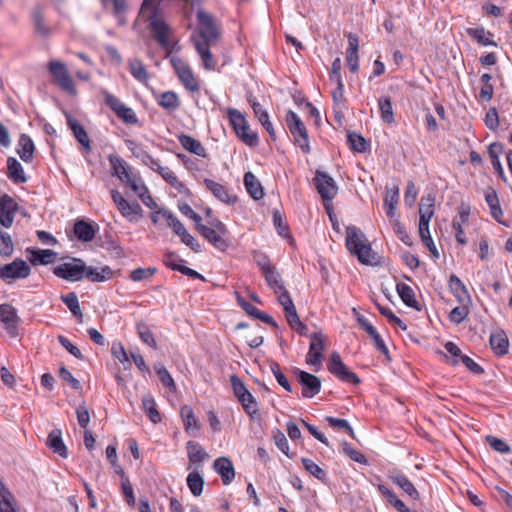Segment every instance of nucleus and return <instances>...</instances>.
I'll return each instance as SVG.
<instances>
[{
	"label": "nucleus",
	"mask_w": 512,
	"mask_h": 512,
	"mask_svg": "<svg viewBox=\"0 0 512 512\" xmlns=\"http://www.w3.org/2000/svg\"><path fill=\"white\" fill-rule=\"evenodd\" d=\"M163 1L144 0L139 11V17L149 22V29L157 43L162 48L169 49L171 46L169 39L171 28L161 15L160 5Z\"/></svg>",
	"instance_id": "nucleus-1"
},
{
	"label": "nucleus",
	"mask_w": 512,
	"mask_h": 512,
	"mask_svg": "<svg viewBox=\"0 0 512 512\" xmlns=\"http://www.w3.org/2000/svg\"><path fill=\"white\" fill-rule=\"evenodd\" d=\"M345 245L348 251L364 265L379 264L377 253L373 251L365 234L356 226L346 228Z\"/></svg>",
	"instance_id": "nucleus-2"
},
{
	"label": "nucleus",
	"mask_w": 512,
	"mask_h": 512,
	"mask_svg": "<svg viewBox=\"0 0 512 512\" xmlns=\"http://www.w3.org/2000/svg\"><path fill=\"white\" fill-rule=\"evenodd\" d=\"M198 36L193 37L194 43L203 42L206 44H215L219 38L220 31L214 17L199 9L197 12Z\"/></svg>",
	"instance_id": "nucleus-3"
},
{
	"label": "nucleus",
	"mask_w": 512,
	"mask_h": 512,
	"mask_svg": "<svg viewBox=\"0 0 512 512\" xmlns=\"http://www.w3.org/2000/svg\"><path fill=\"white\" fill-rule=\"evenodd\" d=\"M285 120L289 131L294 138L295 144L300 147L303 153H309L310 145L308 132L300 117L294 111L289 110L286 114Z\"/></svg>",
	"instance_id": "nucleus-4"
},
{
	"label": "nucleus",
	"mask_w": 512,
	"mask_h": 512,
	"mask_svg": "<svg viewBox=\"0 0 512 512\" xmlns=\"http://www.w3.org/2000/svg\"><path fill=\"white\" fill-rule=\"evenodd\" d=\"M54 82L65 92L75 95L77 93L72 77L67 66L57 60H52L47 65Z\"/></svg>",
	"instance_id": "nucleus-5"
},
{
	"label": "nucleus",
	"mask_w": 512,
	"mask_h": 512,
	"mask_svg": "<svg viewBox=\"0 0 512 512\" xmlns=\"http://www.w3.org/2000/svg\"><path fill=\"white\" fill-rule=\"evenodd\" d=\"M53 273L58 278L69 282H77L84 278L85 263L81 259L73 258L70 262H64L55 266Z\"/></svg>",
	"instance_id": "nucleus-6"
},
{
	"label": "nucleus",
	"mask_w": 512,
	"mask_h": 512,
	"mask_svg": "<svg viewBox=\"0 0 512 512\" xmlns=\"http://www.w3.org/2000/svg\"><path fill=\"white\" fill-rule=\"evenodd\" d=\"M30 273V266L21 258H16L8 264L0 265V279L7 284L18 279H25Z\"/></svg>",
	"instance_id": "nucleus-7"
},
{
	"label": "nucleus",
	"mask_w": 512,
	"mask_h": 512,
	"mask_svg": "<svg viewBox=\"0 0 512 512\" xmlns=\"http://www.w3.org/2000/svg\"><path fill=\"white\" fill-rule=\"evenodd\" d=\"M170 63L184 87L190 92H198L200 89L199 82L190 66L183 59L176 56L171 57Z\"/></svg>",
	"instance_id": "nucleus-8"
},
{
	"label": "nucleus",
	"mask_w": 512,
	"mask_h": 512,
	"mask_svg": "<svg viewBox=\"0 0 512 512\" xmlns=\"http://www.w3.org/2000/svg\"><path fill=\"white\" fill-rule=\"evenodd\" d=\"M327 368L331 374L343 382L351 383L353 385H358L360 383V378L353 371L347 368L338 352H333L330 355Z\"/></svg>",
	"instance_id": "nucleus-9"
},
{
	"label": "nucleus",
	"mask_w": 512,
	"mask_h": 512,
	"mask_svg": "<svg viewBox=\"0 0 512 512\" xmlns=\"http://www.w3.org/2000/svg\"><path fill=\"white\" fill-rule=\"evenodd\" d=\"M309 351L306 355L307 364L314 366L317 370L320 369L324 359L323 351L325 349V336L321 332H315L310 335Z\"/></svg>",
	"instance_id": "nucleus-10"
},
{
	"label": "nucleus",
	"mask_w": 512,
	"mask_h": 512,
	"mask_svg": "<svg viewBox=\"0 0 512 512\" xmlns=\"http://www.w3.org/2000/svg\"><path fill=\"white\" fill-rule=\"evenodd\" d=\"M314 184L324 201H331L337 195L338 187L335 180L325 172L316 171Z\"/></svg>",
	"instance_id": "nucleus-11"
},
{
	"label": "nucleus",
	"mask_w": 512,
	"mask_h": 512,
	"mask_svg": "<svg viewBox=\"0 0 512 512\" xmlns=\"http://www.w3.org/2000/svg\"><path fill=\"white\" fill-rule=\"evenodd\" d=\"M111 197L121 215L129 221H136L142 216L139 203H129L117 190L111 191Z\"/></svg>",
	"instance_id": "nucleus-12"
},
{
	"label": "nucleus",
	"mask_w": 512,
	"mask_h": 512,
	"mask_svg": "<svg viewBox=\"0 0 512 512\" xmlns=\"http://www.w3.org/2000/svg\"><path fill=\"white\" fill-rule=\"evenodd\" d=\"M295 375L299 384L302 385V396L312 398L320 392L321 380L319 377L306 371L296 369Z\"/></svg>",
	"instance_id": "nucleus-13"
},
{
	"label": "nucleus",
	"mask_w": 512,
	"mask_h": 512,
	"mask_svg": "<svg viewBox=\"0 0 512 512\" xmlns=\"http://www.w3.org/2000/svg\"><path fill=\"white\" fill-rule=\"evenodd\" d=\"M0 320L3 322L5 329L11 337L18 335V324L20 318L16 309L8 303L0 305Z\"/></svg>",
	"instance_id": "nucleus-14"
},
{
	"label": "nucleus",
	"mask_w": 512,
	"mask_h": 512,
	"mask_svg": "<svg viewBox=\"0 0 512 512\" xmlns=\"http://www.w3.org/2000/svg\"><path fill=\"white\" fill-rule=\"evenodd\" d=\"M353 312L357 317L359 325L368 333V335L373 340L376 349L379 350L388 361H390L391 358L389 350L386 344L384 343L383 339L375 329V327L364 316L358 314L355 308L353 309Z\"/></svg>",
	"instance_id": "nucleus-15"
},
{
	"label": "nucleus",
	"mask_w": 512,
	"mask_h": 512,
	"mask_svg": "<svg viewBox=\"0 0 512 512\" xmlns=\"http://www.w3.org/2000/svg\"><path fill=\"white\" fill-rule=\"evenodd\" d=\"M16 209L17 203L11 196L4 194L0 197V223L2 226L11 227Z\"/></svg>",
	"instance_id": "nucleus-16"
},
{
	"label": "nucleus",
	"mask_w": 512,
	"mask_h": 512,
	"mask_svg": "<svg viewBox=\"0 0 512 512\" xmlns=\"http://www.w3.org/2000/svg\"><path fill=\"white\" fill-rule=\"evenodd\" d=\"M435 198L431 195L422 197L419 203V230H427L434 215Z\"/></svg>",
	"instance_id": "nucleus-17"
},
{
	"label": "nucleus",
	"mask_w": 512,
	"mask_h": 512,
	"mask_svg": "<svg viewBox=\"0 0 512 512\" xmlns=\"http://www.w3.org/2000/svg\"><path fill=\"white\" fill-rule=\"evenodd\" d=\"M204 184L206 188L221 202L232 205L237 201V197L231 194L224 185L211 179H205Z\"/></svg>",
	"instance_id": "nucleus-18"
},
{
	"label": "nucleus",
	"mask_w": 512,
	"mask_h": 512,
	"mask_svg": "<svg viewBox=\"0 0 512 512\" xmlns=\"http://www.w3.org/2000/svg\"><path fill=\"white\" fill-rule=\"evenodd\" d=\"M388 477L395 485L402 489L413 500L419 499V492L413 483L404 474L397 470H392L389 472Z\"/></svg>",
	"instance_id": "nucleus-19"
},
{
	"label": "nucleus",
	"mask_w": 512,
	"mask_h": 512,
	"mask_svg": "<svg viewBox=\"0 0 512 512\" xmlns=\"http://www.w3.org/2000/svg\"><path fill=\"white\" fill-rule=\"evenodd\" d=\"M200 235L204 237L209 243H211L216 249L220 251H226L229 247V242L225 238L228 234L217 233L215 229L210 227L201 226Z\"/></svg>",
	"instance_id": "nucleus-20"
},
{
	"label": "nucleus",
	"mask_w": 512,
	"mask_h": 512,
	"mask_svg": "<svg viewBox=\"0 0 512 512\" xmlns=\"http://www.w3.org/2000/svg\"><path fill=\"white\" fill-rule=\"evenodd\" d=\"M214 470L220 475L224 485L230 484L235 477L232 461L227 457H219L213 463Z\"/></svg>",
	"instance_id": "nucleus-21"
},
{
	"label": "nucleus",
	"mask_w": 512,
	"mask_h": 512,
	"mask_svg": "<svg viewBox=\"0 0 512 512\" xmlns=\"http://www.w3.org/2000/svg\"><path fill=\"white\" fill-rule=\"evenodd\" d=\"M46 445L53 453H56L63 458L68 457V451L63 442L62 432L60 429H54L49 433Z\"/></svg>",
	"instance_id": "nucleus-22"
},
{
	"label": "nucleus",
	"mask_w": 512,
	"mask_h": 512,
	"mask_svg": "<svg viewBox=\"0 0 512 512\" xmlns=\"http://www.w3.org/2000/svg\"><path fill=\"white\" fill-rule=\"evenodd\" d=\"M67 124L73 132V135L77 139V141L84 147L87 152L91 151V144L88 134L84 127L70 115H66Z\"/></svg>",
	"instance_id": "nucleus-23"
},
{
	"label": "nucleus",
	"mask_w": 512,
	"mask_h": 512,
	"mask_svg": "<svg viewBox=\"0 0 512 512\" xmlns=\"http://www.w3.org/2000/svg\"><path fill=\"white\" fill-rule=\"evenodd\" d=\"M7 176L15 184L27 182V176L21 163L14 157L7 159Z\"/></svg>",
	"instance_id": "nucleus-24"
},
{
	"label": "nucleus",
	"mask_w": 512,
	"mask_h": 512,
	"mask_svg": "<svg viewBox=\"0 0 512 512\" xmlns=\"http://www.w3.org/2000/svg\"><path fill=\"white\" fill-rule=\"evenodd\" d=\"M449 287L454 294V296L457 298L459 303L461 304H470L471 303V296L468 293L465 285L463 282L454 274L450 276L449 279Z\"/></svg>",
	"instance_id": "nucleus-25"
},
{
	"label": "nucleus",
	"mask_w": 512,
	"mask_h": 512,
	"mask_svg": "<svg viewBox=\"0 0 512 512\" xmlns=\"http://www.w3.org/2000/svg\"><path fill=\"white\" fill-rule=\"evenodd\" d=\"M73 230L76 237L82 242L92 241L96 234L94 226L85 220H77Z\"/></svg>",
	"instance_id": "nucleus-26"
},
{
	"label": "nucleus",
	"mask_w": 512,
	"mask_h": 512,
	"mask_svg": "<svg viewBox=\"0 0 512 512\" xmlns=\"http://www.w3.org/2000/svg\"><path fill=\"white\" fill-rule=\"evenodd\" d=\"M244 184L249 195L255 199L260 200L264 196L263 187L260 181L252 172H246L244 174Z\"/></svg>",
	"instance_id": "nucleus-27"
},
{
	"label": "nucleus",
	"mask_w": 512,
	"mask_h": 512,
	"mask_svg": "<svg viewBox=\"0 0 512 512\" xmlns=\"http://www.w3.org/2000/svg\"><path fill=\"white\" fill-rule=\"evenodd\" d=\"M178 140L185 150L197 156L206 157V149L197 139L193 138L190 135L181 134L180 136H178Z\"/></svg>",
	"instance_id": "nucleus-28"
},
{
	"label": "nucleus",
	"mask_w": 512,
	"mask_h": 512,
	"mask_svg": "<svg viewBox=\"0 0 512 512\" xmlns=\"http://www.w3.org/2000/svg\"><path fill=\"white\" fill-rule=\"evenodd\" d=\"M128 68L131 75L140 83L146 84L149 79V74L143 62L139 58H129Z\"/></svg>",
	"instance_id": "nucleus-29"
},
{
	"label": "nucleus",
	"mask_w": 512,
	"mask_h": 512,
	"mask_svg": "<svg viewBox=\"0 0 512 512\" xmlns=\"http://www.w3.org/2000/svg\"><path fill=\"white\" fill-rule=\"evenodd\" d=\"M186 448L190 464L199 465L208 458L207 452L195 441H188Z\"/></svg>",
	"instance_id": "nucleus-30"
},
{
	"label": "nucleus",
	"mask_w": 512,
	"mask_h": 512,
	"mask_svg": "<svg viewBox=\"0 0 512 512\" xmlns=\"http://www.w3.org/2000/svg\"><path fill=\"white\" fill-rule=\"evenodd\" d=\"M18 146L17 153L20 158L26 163L31 162L35 149L32 139L26 134H21Z\"/></svg>",
	"instance_id": "nucleus-31"
},
{
	"label": "nucleus",
	"mask_w": 512,
	"mask_h": 512,
	"mask_svg": "<svg viewBox=\"0 0 512 512\" xmlns=\"http://www.w3.org/2000/svg\"><path fill=\"white\" fill-rule=\"evenodd\" d=\"M489 342L496 355L503 356L508 353L509 341L504 332L491 334Z\"/></svg>",
	"instance_id": "nucleus-32"
},
{
	"label": "nucleus",
	"mask_w": 512,
	"mask_h": 512,
	"mask_svg": "<svg viewBox=\"0 0 512 512\" xmlns=\"http://www.w3.org/2000/svg\"><path fill=\"white\" fill-rule=\"evenodd\" d=\"M399 201V187L394 185L392 188H386L384 206L386 214L389 218H393L396 214V206Z\"/></svg>",
	"instance_id": "nucleus-33"
},
{
	"label": "nucleus",
	"mask_w": 512,
	"mask_h": 512,
	"mask_svg": "<svg viewBox=\"0 0 512 512\" xmlns=\"http://www.w3.org/2000/svg\"><path fill=\"white\" fill-rule=\"evenodd\" d=\"M112 276V270L109 266H104L100 269L95 267H88L85 265L84 277L91 282H104L110 279Z\"/></svg>",
	"instance_id": "nucleus-34"
},
{
	"label": "nucleus",
	"mask_w": 512,
	"mask_h": 512,
	"mask_svg": "<svg viewBox=\"0 0 512 512\" xmlns=\"http://www.w3.org/2000/svg\"><path fill=\"white\" fill-rule=\"evenodd\" d=\"M503 152V147L500 143H492L489 147H488V155L491 159V164L494 168V170L496 171V173L501 177V179L503 181H506L507 178L504 174V170H503V167L500 163V160H499V155Z\"/></svg>",
	"instance_id": "nucleus-35"
},
{
	"label": "nucleus",
	"mask_w": 512,
	"mask_h": 512,
	"mask_svg": "<svg viewBox=\"0 0 512 512\" xmlns=\"http://www.w3.org/2000/svg\"><path fill=\"white\" fill-rule=\"evenodd\" d=\"M396 291L405 305L420 310L414 290L409 285L405 283H398L396 285Z\"/></svg>",
	"instance_id": "nucleus-36"
},
{
	"label": "nucleus",
	"mask_w": 512,
	"mask_h": 512,
	"mask_svg": "<svg viewBox=\"0 0 512 512\" xmlns=\"http://www.w3.org/2000/svg\"><path fill=\"white\" fill-rule=\"evenodd\" d=\"M195 48L203 61V66L206 70H214L216 67V61L210 52V47L213 44H206L203 42L194 43Z\"/></svg>",
	"instance_id": "nucleus-37"
},
{
	"label": "nucleus",
	"mask_w": 512,
	"mask_h": 512,
	"mask_svg": "<svg viewBox=\"0 0 512 512\" xmlns=\"http://www.w3.org/2000/svg\"><path fill=\"white\" fill-rule=\"evenodd\" d=\"M60 299L65 303L67 308L80 322L82 321L83 314L80 308L78 297L75 292H69L68 294L61 295Z\"/></svg>",
	"instance_id": "nucleus-38"
},
{
	"label": "nucleus",
	"mask_w": 512,
	"mask_h": 512,
	"mask_svg": "<svg viewBox=\"0 0 512 512\" xmlns=\"http://www.w3.org/2000/svg\"><path fill=\"white\" fill-rule=\"evenodd\" d=\"M105 8H112L113 14L117 17L120 25L125 24L124 14L127 10L126 0H101Z\"/></svg>",
	"instance_id": "nucleus-39"
},
{
	"label": "nucleus",
	"mask_w": 512,
	"mask_h": 512,
	"mask_svg": "<svg viewBox=\"0 0 512 512\" xmlns=\"http://www.w3.org/2000/svg\"><path fill=\"white\" fill-rule=\"evenodd\" d=\"M159 174L168 184L175 188L179 193L189 192V189L186 187V185L178 179L176 174L170 168L164 167L163 169H161Z\"/></svg>",
	"instance_id": "nucleus-40"
},
{
	"label": "nucleus",
	"mask_w": 512,
	"mask_h": 512,
	"mask_svg": "<svg viewBox=\"0 0 512 512\" xmlns=\"http://www.w3.org/2000/svg\"><path fill=\"white\" fill-rule=\"evenodd\" d=\"M485 200L490 208V212L492 217L500 222V217L502 215V209L499 204V199L497 193L494 189L489 188L485 193Z\"/></svg>",
	"instance_id": "nucleus-41"
},
{
	"label": "nucleus",
	"mask_w": 512,
	"mask_h": 512,
	"mask_svg": "<svg viewBox=\"0 0 512 512\" xmlns=\"http://www.w3.org/2000/svg\"><path fill=\"white\" fill-rule=\"evenodd\" d=\"M186 481L190 492L194 496L198 497L202 494L204 479L197 470L190 472L187 476Z\"/></svg>",
	"instance_id": "nucleus-42"
},
{
	"label": "nucleus",
	"mask_w": 512,
	"mask_h": 512,
	"mask_svg": "<svg viewBox=\"0 0 512 512\" xmlns=\"http://www.w3.org/2000/svg\"><path fill=\"white\" fill-rule=\"evenodd\" d=\"M347 139L350 144V148L355 152L365 153L370 148L369 142L363 136L355 132H349L347 134Z\"/></svg>",
	"instance_id": "nucleus-43"
},
{
	"label": "nucleus",
	"mask_w": 512,
	"mask_h": 512,
	"mask_svg": "<svg viewBox=\"0 0 512 512\" xmlns=\"http://www.w3.org/2000/svg\"><path fill=\"white\" fill-rule=\"evenodd\" d=\"M262 274L267 285L273 289L276 294H278V290L283 289L284 286L280 281V274L274 265L269 269L262 271Z\"/></svg>",
	"instance_id": "nucleus-44"
},
{
	"label": "nucleus",
	"mask_w": 512,
	"mask_h": 512,
	"mask_svg": "<svg viewBox=\"0 0 512 512\" xmlns=\"http://www.w3.org/2000/svg\"><path fill=\"white\" fill-rule=\"evenodd\" d=\"M56 258V252L53 250L45 249V250H33L32 258L30 259L33 265L41 264L47 265L53 263Z\"/></svg>",
	"instance_id": "nucleus-45"
},
{
	"label": "nucleus",
	"mask_w": 512,
	"mask_h": 512,
	"mask_svg": "<svg viewBox=\"0 0 512 512\" xmlns=\"http://www.w3.org/2000/svg\"><path fill=\"white\" fill-rule=\"evenodd\" d=\"M181 417L186 432L199 429L198 421L195 417L193 409L190 406L185 405L181 408Z\"/></svg>",
	"instance_id": "nucleus-46"
},
{
	"label": "nucleus",
	"mask_w": 512,
	"mask_h": 512,
	"mask_svg": "<svg viewBox=\"0 0 512 512\" xmlns=\"http://www.w3.org/2000/svg\"><path fill=\"white\" fill-rule=\"evenodd\" d=\"M381 119L387 123L392 124L395 121L391 99L389 97H381L378 101Z\"/></svg>",
	"instance_id": "nucleus-47"
},
{
	"label": "nucleus",
	"mask_w": 512,
	"mask_h": 512,
	"mask_svg": "<svg viewBox=\"0 0 512 512\" xmlns=\"http://www.w3.org/2000/svg\"><path fill=\"white\" fill-rule=\"evenodd\" d=\"M466 32L470 37L484 46L495 45V43L491 40L493 36L492 33L486 31L483 27L468 28Z\"/></svg>",
	"instance_id": "nucleus-48"
},
{
	"label": "nucleus",
	"mask_w": 512,
	"mask_h": 512,
	"mask_svg": "<svg viewBox=\"0 0 512 512\" xmlns=\"http://www.w3.org/2000/svg\"><path fill=\"white\" fill-rule=\"evenodd\" d=\"M158 104L166 110L174 111L180 106V101L175 92L167 91L160 95Z\"/></svg>",
	"instance_id": "nucleus-49"
},
{
	"label": "nucleus",
	"mask_w": 512,
	"mask_h": 512,
	"mask_svg": "<svg viewBox=\"0 0 512 512\" xmlns=\"http://www.w3.org/2000/svg\"><path fill=\"white\" fill-rule=\"evenodd\" d=\"M159 212L167 220L168 226L173 230V232L176 235H178L180 237L182 234H184V232L186 231V228L180 222V220L173 215L172 212H170L167 209H159Z\"/></svg>",
	"instance_id": "nucleus-50"
},
{
	"label": "nucleus",
	"mask_w": 512,
	"mask_h": 512,
	"mask_svg": "<svg viewBox=\"0 0 512 512\" xmlns=\"http://www.w3.org/2000/svg\"><path fill=\"white\" fill-rule=\"evenodd\" d=\"M142 405L145 410V413L153 423H158L161 421L160 413L156 408V403L152 396H144L142 399Z\"/></svg>",
	"instance_id": "nucleus-51"
},
{
	"label": "nucleus",
	"mask_w": 512,
	"mask_h": 512,
	"mask_svg": "<svg viewBox=\"0 0 512 512\" xmlns=\"http://www.w3.org/2000/svg\"><path fill=\"white\" fill-rule=\"evenodd\" d=\"M136 329H137V333H138L140 339L145 344H147L148 346H150L154 349L157 348L156 340H155L149 326L145 322H143V321L138 322L136 325Z\"/></svg>",
	"instance_id": "nucleus-52"
},
{
	"label": "nucleus",
	"mask_w": 512,
	"mask_h": 512,
	"mask_svg": "<svg viewBox=\"0 0 512 512\" xmlns=\"http://www.w3.org/2000/svg\"><path fill=\"white\" fill-rule=\"evenodd\" d=\"M301 461L307 472L316 477L318 480L326 483L327 474L319 465L308 458H302Z\"/></svg>",
	"instance_id": "nucleus-53"
},
{
	"label": "nucleus",
	"mask_w": 512,
	"mask_h": 512,
	"mask_svg": "<svg viewBox=\"0 0 512 512\" xmlns=\"http://www.w3.org/2000/svg\"><path fill=\"white\" fill-rule=\"evenodd\" d=\"M32 18H33L35 32L43 37L48 36L50 33V30L44 23V18H43L40 7H35V9L32 12Z\"/></svg>",
	"instance_id": "nucleus-54"
},
{
	"label": "nucleus",
	"mask_w": 512,
	"mask_h": 512,
	"mask_svg": "<svg viewBox=\"0 0 512 512\" xmlns=\"http://www.w3.org/2000/svg\"><path fill=\"white\" fill-rule=\"evenodd\" d=\"M245 412L250 416L254 417L258 413V405L254 396L249 392L243 397L238 398Z\"/></svg>",
	"instance_id": "nucleus-55"
},
{
	"label": "nucleus",
	"mask_w": 512,
	"mask_h": 512,
	"mask_svg": "<svg viewBox=\"0 0 512 512\" xmlns=\"http://www.w3.org/2000/svg\"><path fill=\"white\" fill-rule=\"evenodd\" d=\"M109 161L112 166V169L114 170V174L121 181H125V179L130 176L131 172L128 171V169L125 167L123 161L120 158L111 155L109 157Z\"/></svg>",
	"instance_id": "nucleus-56"
},
{
	"label": "nucleus",
	"mask_w": 512,
	"mask_h": 512,
	"mask_svg": "<svg viewBox=\"0 0 512 512\" xmlns=\"http://www.w3.org/2000/svg\"><path fill=\"white\" fill-rule=\"evenodd\" d=\"M14 252V242L7 232L0 231V255L10 257Z\"/></svg>",
	"instance_id": "nucleus-57"
},
{
	"label": "nucleus",
	"mask_w": 512,
	"mask_h": 512,
	"mask_svg": "<svg viewBox=\"0 0 512 512\" xmlns=\"http://www.w3.org/2000/svg\"><path fill=\"white\" fill-rule=\"evenodd\" d=\"M227 114L230 124L232 125L235 132H238V129L243 128L244 125L247 123L244 115L235 108H229L227 110Z\"/></svg>",
	"instance_id": "nucleus-58"
},
{
	"label": "nucleus",
	"mask_w": 512,
	"mask_h": 512,
	"mask_svg": "<svg viewBox=\"0 0 512 512\" xmlns=\"http://www.w3.org/2000/svg\"><path fill=\"white\" fill-rule=\"evenodd\" d=\"M235 133L246 145L253 147L258 144V136L255 132L250 131L248 123Z\"/></svg>",
	"instance_id": "nucleus-59"
},
{
	"label": "nucleus",
	"mask_w": 512,
	"mask_h": 512,
	"mask_svg": "<svg viewBox=\"0 0 512 512\" xmlns=\"http://www.w3.org/2000/svg\"><path fill=\"white\" fill-rule=\"evenodd\" d=\"M468 315V304H461V306H457L451 310L449 313V319L452 323L460 324L468 317Z\"/></svg>",
	"instance_id": "nucleus-60"
},
{
	"label": "nucleus",
	"mask_w": 512,
	"mask_h": 512,
	"mask_svg": "<svg viewBox=\"0 0 512 512\" xmlns=\"http://www.w3.org/2000/svg\"><path fill=\"white\" fill-rule=\"evenodd\" d=\"M135 157L139 158L146 166H148L153 171L160 173L161 169L164 167L160 165L159 161L154 159L148 152L145 150H139V153H135Z\"/></svg>",
	"instance_id": "nucleus-61"
},
{
	"label": "nucleus",
	"mask_w": 512,
	"mask_h": 512,
	"mask_svg": "<svg viewBox=\"0 0 512 512\" xmlns=\"http://www.w3.org/2000/svg\"><path fill=\"white\" fill-rule=\"evenodd\" d=\"M271 371L275 376L278 384L282 386L287 392H292V386L289 383L286 376L281 372L280 365L277 362H272L270 364Z\"/></svg>",
	"instance_id": "nucleus-62"
},
{
	"label": "nucleus",
	"mask_w": 512,
	"mask_h": 512,
	"mask_svg": "<svg viewBox=\"0 0 512 512\" xmlns=\"http://www.w3.org/2000/svg\"><path fill=\"white\" fill-rule=\"evenodd\" d=\"M121 490L125 497L126 503L130 507L134 508L136 505V499H135L133 487H132V484H131L129 478H124V480H121Z\"/></svg>",
	"instance_id": "nucleus-63"
},
{
	"label": "nucleus",
	"mask_w": 512,
	"mask_h": 512,
	"mask_svg": "<svg viewBox=\"0 0 512 512\" xmlns=\"http://www.w3.org/2000/svg\"><path fill=\"white\" fill-rule=\"evenodd\" d=\"M0 512H16L15 499L9 490L0 498Z\"/></svg>",
	"instance_id": "nucleus-64"
}]
</instances>
